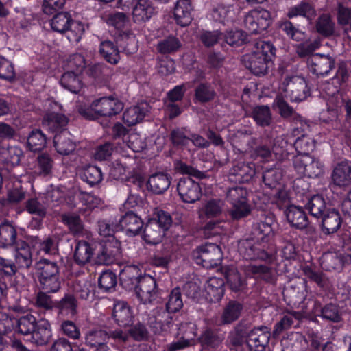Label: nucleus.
<instances>
[{
  "label": "nucleus",
  "instance_id": "57",
  "mask_svg": "<svg viewBox=\"0 0 351 351\" xmlns=\"http://www.w3.org/2000/svg\"><path fill=\"white\" fill-rule=\"evenodd\" d=\"M231 205L232 208L230 214L234 219L245 217L250 213V206L247 203V200L232 204Z\"/></svg>",
  "mask_w": 351,
  "mask_h": 351
},
{
  "label": "nucleus",
  "instance_id": "62",
  "mask_svg": "<svg viewBox=\"0 0 351 351\" xmlns=\"http://www.w3.org/2000/svg\"><path fill=\"white\" fill-rule=\"evenodd\" d=\"M222 37L227 44L233 47L242 45L245 40V34L239 30L230 31Z\"/></svg>",
  "mask_w": 351,
  "mask_h": 351
},
{
  "label": "nucleus",
  "instance_id": "29",
  "mask_svg": "<svg viewBox=\"0 0 351 351\" xmlns=\"http://www.w3.org/2000/svg\"><path fill=\"white\" fill-rule=\"evenodd\" d=\"M171 178L167 174L159 173L152 175L147 183L148 188L156 194L166 191L171 184Z\"/></svg>",
  "mask_w": 351,
  "mask_h": 351
},
{
  "label": "nucleus",
  "instance_id": "33",
  "mask_svg": "<svg viewBox=\"0 0 351 351\" xmlns=\"http://www.w3.org/2000/svg\"><path fill=\"white\" fill-rule=\"evenodd\" d=\"M80 73H81L66 71L62 75L60 80L61 85L72 93L79 92L82 87L80 77Z\"/></svg>",
  "mask_w": 351,
  "mask_h": 351
},
{
  "label": "nucleus",
  "instance_id": "52",
  "mask_svg": "<svg viewBox=\"0 0 351 351\" xmlns=\"http://www.w3.org/2000/svg\"><path fill=\"white\" fill-rule=\"evenodd\" d=\"M71 20L68 14L59 13L51 19V27L56 32L64 33L68 29Z\"/></svg>",
  "mask_w": 351,
  "mask_h": 351
},
{
  "label": "nucleus",
  "instance_id": "58",
  "mask_svg": "<svg viewBox=\"0 0 351 351\" xmlns=\"http://www.w3.org/2000/svg\"><path fill=\"white\" fill-rule=\"evenodd\" d=\"M247 191L240 186L230 189L227 193V199L230 204L247 201Z\"/></svg>",
  "mask_w": 351,
  "mask_h": 351
},
{
  "label": "nucleus",
  "instance_id": "16",
  "mask_svg": "<svg viewBox=\"0 0 351 351\" xmlns=\"http://www.w3.org/2000/svg\"><path fill=\"white\" fill-rule=\"evenodd\" d=\"M156 13L149 0H138L133 8L132 18L135 23H142L149 21Z\"/></svg>",
  "mask_w": 351,
  "mask_h": 351
},
{
  "label": "nucleus",
  "instance_id": "44",
  "mask_svg": "<svg viewBox=\"0 0 351 351\" xmlns=\"http://www.w3.org/2000/svg\"><path fill=\"white\" fill-rule=\"evenodd\" d=\"M315 15L313 8L307 3H301L290 8L287 12V16L290 19L296 16H304L311 19Z\"/></svg>",
  "mask_w": 351,
  "mask_h": 351
},
{
  "label": "nucleus",
  "instance_id": "10",
  "mask_svg": "<svg viewBox=\"0 0 351 351\" xmlns=\"http://www.w3.org/2000/svg\"><path fill=\"white\" fill-rule=\"evenodd\" d=\"M134 291L138 298L144 304L151 303L158 298L156 280L149 275L140 278Z\"/></svg>",
  "mask_w": 351,
  "mask_h": 351
},
{
  "label": "nucleus",
  "instance_id": "51",
  "mask_svg": "<svg viewBox=\"0 0 351 351\" xmlns=\"http://www.w3.org/2000/svg\"><path fill=\"white\" fill-rule=\"evenodd\" d=\"M85 31L84 24L79 21H72L69 25L66 32V37L71 43H77L82 38Z\"/></svg>",
  "mask_w": 351,
  "mask_h": 351
},
{
  "label": "nucleus",
  "instance_id": "53",
  "mask_svg": "<svg viewBox=\"0 0 351 351\" xmlns=\"http://www.w3.org/2000/svg\"><path fill=\"white\" fill-rule=\"evenodd\" d=\"M241 309L242 307L240 304L235 302H230L224 309L222 315L223 322L228 324L238 319L240 315Z\"/></svg>",
  "mask_w": 351,
  "mask_h": 351
},
{
  "label": "nucleus",
  "instance_id": "54",
  "mask_svg": "<svg viewBox=\"0 0 351 351\" xmlns=\"http://www.w3.org/2000/svg\"><path fill=\"white\" fill-rule=\"evenodd\" d=\"M37 161V167H36L34 171L30 172V173L49 174L53 165V161L49 155L47 154H42L38 157Z\"/></svg>",
  "mask_w": 351,
  "mask_h": 351
},
{
  "label": "nucleus",
  "instance_id": "47",
  "mask_svg": "<svg viewBox=\"0 0 351 351\" xmlns=\"http://www.w3.org/2000/svg\"><path fill=\"white\" fill-rule=\"evenodd\" d=\"M183 306V301L179 288L173 289L169 295L166 308L169 313H176Z\"/></svg>",
  "mask_w": 351,
  "mask_h": 351
},
{
  "label": "nucleus",
  "instance_id": "27",
  "mask_svg": "<svg viewBox=\"0 0 351 351\" xmlns=\"http://www.w3.org/2000/svg\"><path fill=\"white\" fill-rule=\"evenodd\" d=\"M141 276V271L136 265H127L119 272V279L121 285L126 289H132L138 283Z\"/></svg>",
  "mask_w": 351,
  "mask_h": 351
},
{
  "label": "nucleus",
  "instance_id": "36",
  "mask_svg": "<svg viewBox=\"0 0 351 351\" xmlns=\"http://www.w3.org/2000/svg\"><path fill=\"white\" fill-rule=\"evenodd\" d=\"M99 53L109 63L115 64L120 59L119 51L112 41L105 40L101 43Z\"/></svg>",
  "mask_w": 351,
  "mask_h": 351
},
{
  "label": "nucleus",
  "instance_id": "30",
  "mask_svg": "<svg viewBox=\"0 0 351 351\" xmlns=\"http://www.w3.org/2000/svg\"><path fill=\"white\" fill-rule=\"evenodd\" d=\"M221 271L232 291H239L244 287L245 280L241 276V274L234 266L223 267Z\"/></svg>",
  "mask_w": 351,
  "mask_h": 351
},
{
  "label": "nucleus",
  "instance_id": "31",
  "mask_svg": "<svg viewBox=\"0 0 351 351\" xmlns=\"http://www.w3.org/2000/svg\"><path fill=\"white\" fill-rule=\"evenodd\" d=\"M231 173L236 176V182H248L255 174V165L251 162L239 163L231 169Z\"/></svg>",
  "mask_w": 351,
  "mask_h": 351
},
{
  "label": "nucleus",
  "instance_id": "37",
  "mask_svg": "<svg viewBox=\"0 0 351 351\" xmlns=\"http://www.w3.org/2000/svg\"><path fill=\"white\" fill-rule=\"evenodd\" d=\"M16 231L14 227L8 222L0 225V247H6L15 243Z\"/></svg>",
  "mask_w": 351,
  "mask_h": 351
},
{
  "label": "nucleus",
  "instance_id": "50",
  "mask_svg": "<svg viewBox=\"0 0 351 351\" xmlns=\"http://www.w3.org/2000/svg\"><path fill=\"white\" fill-rule=\"evenodd\" d=\"M282 177V170L277 168H272L265 171L263 176V180L266 186L274 189L280 185Z\"/></svg>",
  "mask_w": 351,
  "mask_h": 351
},
{
  "label": "nucleus",
  "instance_id": "8",
  "mask_svg": "<svg viewBox=\"0 0 351 351\" xmlns=\"http://www.w3.org/2000/svg\"><path fill=\"white\" fill-rule=\"evenodd\" d=\"M193 256L197 264L204 267L212 268L219 265L222 258L221 248L214 243H206L199 247Z\"/></svg>",
  "mask_w": 351,
  "mask_h": 351
},
{
  "label": "nucleus",
  "instance_id": "45",
  "mask_svg": "<svg viewBox=\"0 0 351 351\" xmlns=\"http://www.w3.org/2000/svg\"><path fill=\"white\" fill-rule=\"evenodd\" d=\"M119 230L120 226L117 219H104L99 222V233L101 236L112 238L114 232Z\"/></svg>",
  "mask_w": 351,
  "mask_h": 351
},
{
  "label": "nucleus",
  "instance_id": "32",
  "mask_svg": "<svg viewBox=\"0 0 351 351\" xmlns=\"http://www.w3.org/2000/svg\"><path fill=\"white\" fill-rule=\"evenodd\" d=\"M224 203L219 199H212L206 201L199 209L200 217L213 218L218 217L222 212Z\"/></svg>",
  "mask_w": 351,
  "mask_h": 351
},
{
  "label": "nucleus",
  "instance_id": "15",
  "mask_svg": "<svg viewBox=\"0 0 351 351\" xmlns=\"http://www.w3.org/2000/svg\"><path fill=\"white\" fill-rule=\"evenodd\" d=\"M205 298L210 302H219L224 294V282L221 278L211 277L204 285Z\"/></svg>",
  "mask_w": 351,
  "mask_h": 351
},
{
  "label": "nucleus",
  "instance_id": "60",
  "mask_svg": "<svg viewBox=\"0 0 351 351\" xmlns=\"http://www.w3.org/2000/svg\"><path fill=\"white\" fill-rule=\"evenodd\" d=\"M117 284L116 275L110 271H104L99 276V285L104 291L113 289Z\"/></svg>",
  "mask_w": 351,
  "mask_h": 351
},
{
  "label": "nucleus",
  "instance_id": "39",
  "mask_svg": "<svg viewBox=\"0 0 351 351\" xmlns=\"http://www.w3.org/2000/svg\"><path fill=\"white\" fill-rule=\"evenodd\" d=\"M306 206L311 215L316 218H320L326 211L325 201L318 195L313 196Z\"/></svg>",
  "mask_w": 351,
  "mask_h": 351
},
{
  "label": "nucleus",
  "instance_id": "18",
  "mask_svg": "<svg viewBox=\"0 0 351 351\" xmlns=\"http://www.w3.org/2000/svg\"><path fill=\"white\" fill-rule=\"evenodd\" d=\"M118 221L120 230H124L129 236L138 234L143 227L142 219L132 212L127 213Z\"/></svg>",
  "mask_w": 351,
  "mask_h": 351
},
{
  "label": "nucleus",
  "instance_id": "12",
  "mask_svg": "<svg viewBox=\"0 0 351 351\" xmlns=\"http://www.w3.org/2000/svg\"><path fill=\"white\" fill-rule=\"evenodd\" d=\"M7 317L5 319H0V334H5L10 330H13L14 332L10 337L12 347L16 348L18 351H22V343L21 342V335L22 330L20 328L21 317Z\"/></svg>",
  "mask_w": 351,
  "mask_h": 351
},
{
  "label": "nucleus",
  "instance_id": "1",
  "mask_svg": "<svg viewBox=\"0 0 351 351\" xmlns=\"http://www.w3.org/2000/svg\"><path fill=\"white\" fill-rule=\"evenodd\" d=\"M145 219L147 223L143 232L144 240L149 244L158 243L171 226V215L159 208H149Z\"/></svg>",
  "mask_w": 351,
  "mask_h": 351
},
{
  "label": "nucleus",
  "instance_id": "40",
  "mask_svg": "<svg viewBox=\"0 0 351 351\" xmlns=\"http://www.w3.org/2000/svg\"><path fill=\"white\" fill-rule=\"evenodd\" d=\"M60 313L69 316H73L77 312V301L75 297L70 294L65 296L56 304Z\"/></svg>",
  "mask_w": 351,
  "mask_h": 351
},
{
  "label": "nucleus",
  "instance_id": "4",
  "mask_svg": "<svg viewBox=\"0 0 351 351\" xmlns=\"http://www.w3.org/2000/svg\"><path fill=\"white\" fill-rule=\"evenodd\" d=\"M52 335L49 322L36 318L30 313L23 311V341L36 344H45Z\"/></svg>",
  "mask_w": 351,
  "mask_h": 351
},
{
  "label": "nucleus",
  "instance_id": "17",
  "mask_svg": "<svg viewBox=\"0 0 351 351\" xmlns=\"http://www.w3.org/2000/svg\"><path fill=\"white\" fill-rule=\"evenodd\" d=\"M333 183L339 186H347L351 184V165L347 160L337 163L332 173Z\"/></svg>",
  "mask_w": 351,
  "mask_h": 351
},
{
  "label": "nucleus",
  "instance_id": "7",
  "mask_svg": "<svg viewBox=\"0 0 351 351\" xmlns=\"http://www.w3.org/2000/svg\"><path fill=\"white\" fill-rule=\"evenodd\" d=\"M293 165L298 174L316 178L323 173V165L309 154H298L294 157Z\"/></svg>",
  "mask_w": 351,
  "mask_h": 351
},
{
  "label": "nucleus",
  "instance_id": "9",
  "mask_svg": "<svg viewBox=\"0 0 351 351\" xmlns=\"http://www.w3.org/2000/svg\"><path fill=\"white\" fill-rule=\"evenodd\" d=\"M270 13L264 9H255L249 12L244 21L245 27L252 34L266 29L270 24Z\"/></svg>",
  "mask_w": 351,
  "mask_h": 351
},
{
  "label": "nucleus",
  "instance_id": "19",
  "mask_svg": "<svg viewBox=\"0 0 351 351\" xmlns=\"http://www.w3.org/2000/svg\"><path fill=\"white\" fill-rule=\"evenodd\" d=\"M119 243L117 241H108L101 244L96 256V263L99 265H108L113 262L115 256L119 253Z\"/></svg>",
  "mask_w": 351,
  "mask_h": 351
},
{
  "label": "nucleus",
  "instance_id": "13",
  "mask_svg": "<svg viewBox=\"0 0 351 351\" xmlns=\"http://www.w3.org/2000/svg\"><path fill=\"white\" fill-rule=\"evenodd\" d=\"M270 333L267 327L252 330L247 338V343L251 351H264L269 343Z\"/></svg>",
  "mask_w": 351,
  "mask_h": 351
},
{
  "label": "nucleus",
  "instance_id": "22",
  "mask_svg": "<svg viewBox=\"0 0 351 351\" xmlns=\"http://www.w3.org/2000/svg\"><path fill=\"white\" fill-rule=\"evenodd\" d=\"M322 217V228L325 234L337 232L341 227L342 220L339 213L335 209H327Z\"/></svg>",
  "mask_w": 351,
  "mask_h": 351
},
{
  "label": "nucleus",
  "instance_id": "56",
  "mask_svg": "<svg viewBox=\"0 0 351 351\" xmlns=\"http://www.w3.org/2000/svg\"><path fill=\"white\" fill-rule=\"evenodd\" d=\"M85 64L84 58L81 54L75 53L68 58L65 65V70L82 73L85 67Z\"/></svg>",
  "mask_w": 351,
  "mask_h": 351
},
{
  "label": "nucleus",
  "instance_id": "11",
  "mask_svg": "<svg viewBox=\"0 0 351 351\" xmlns=\"http://www.w3.org/2000/svg\"><path fill=\"white\" fill-rule=\"evenodd\" d=\"M177 191L180 199L185 203H194L202 196V189L199 183L190 178L180 179Z\"/></svg>",
  "mask_w": 351,
  "mask_h": 351
},
{
  "label": "nucleus",
  "instance_id": "41",
  "mask_svg": "<svg viewBox=\"0 0 351 351\" xmlns=\"http://www.w3.org/2000/svg\"><path fill=\"white\" fill-rule=\"evenodd\" d=\"M63 222L66 224L71 232L76 237H82L85 234L82 223L80 217L75 215H64L62 216Z\"/></svg>",
  "mask_w": 351,
  "mask_h": 351
},
{
  "label": "nucleus",
  "instance_id": "34",
  "mask_svg": "<svg viewBox=\"0 0 351 351\" xmlns=\"http://www.w3.org/2000/svg\"><path fill=\"white\" fill-rule=\"evenodd\" d=\"M284 97H285V95H281L279 92L275 100V105L278 108L280 115L285 118L293 117L295 119H298V121H300L303 130L308 128V125L306 122H304L302 118L294 112L293 109L287 104Z\"/></svg>",
  "mask_w": 351,
  "mask_h": 351
},
{
  "label": "nucleus",
  "instance_id": "43",
  "mask_svg": "<svg viewBox=\"0 0 351 351\" xmlns=\"http://www.w3.org/2000/svg\"><path fill=\"white\" fill-rule=\"evenodd\" d=\"M233 16V11L230 6L218 5L214 7L210 14V17L215 21L225 23Z\"/></svg>",
  "mask_w": 351,
  "mask_h": 351
},
{
  "label": "nucleus",
  "instance_id": "3",
  "mask_svg": "<svg viewBox=\"0 0 351 351\" xmlns=\"http://www.w3.org/2000/svg\"><path fill=\"white\" fill-rule=\"evenodd\" d=\"M123 108V104L118 98L109 96L95 99L88 106H79L78 112L86 119H95L101 116L117 114Z\"/></svg>",
  "mask_w": 351,
  "mask_h": 351
},
{
  "label": "nucleus",
  "instance_id": "21",
  "mask_svg": "<svg viewBox=\"0 0 351 351\" xmlns=\"http://www.w3.org/2000/svg\"><path fill=\"white\" fill-rule=\"evenodd\" d=\"M148 112L149 105L141 102L127 108L123 114V120L128 125H133L141 121Z\"/></svg>",
  "mask_w": 351,
  "mask_h": 351
},
{
  "label": "nucleus",
  "instance_id": "55",
  "mask_svg": "<svg viewBox=\"0 0 351 351\" xmlns=\"http://www.w3.org/2000/svg\"><path fill=\"white\" fill-rule=\"evenodd\" d=\"M181 44L178 38L171 36L158 43L157 49L162 53H170L180 49Z\"/></svg>",
  "mask_w": 351,
  "mask_h": 351
},
{
  "label": "nucleus",
  "instance_id": "46",
  "mask_svg": "<svg viewBox=\"0 0 351 351\" xmlns=\"http://www.w3.org/2000/svg\"><path fill=\"white\" fill-rule=\"evenodd\" d=\"M280 29L288 37L295 41H303L306 38L305 32L297 27L289 21L282 22L280 26Z\"/></svg>",
  "mask_w": 351,
  "mask_h": 351
},
{
  "label": "nucleus",
  "instance_id": "20",
  "mask_svg": "<svg viewBox=\"0 0 351 351\" xmlns=\"http://www.w3.org/2000/svg\"><path fill=\"white\" fill-rule=\"evenodd\" d=\"M51 108L53 111L47 112L44 117L43 124L51 131L56 132L65 127L68 119L64 114L56 111L60 108L58 104L53 103Z\"/></svg>",
  "mask_w": 351,
  "mask_h": 351
},
{
  "label": "nucleus",
  "instance_id": "35",
  "mask_svg": "<svg viewBox=\"0 0 351 351\" xmlns=\"http://www.w3.org/2000/svg\"><path fill=\"white\" fill-rule=\"evenodd\" d=\"M93 248L86 241H78L76 244L74 259L80 265H84L88 263L93 256Z\"/></svg>",
  "mask_w": 351,
  "mask_h": 351
},
{
  "label": "nucleus",
  "instance_id": "38",
  "mask_svg": "<svg viewBox=\"0 0 351 351\" xmlns=\"http://www.w3.org/2000/svg\"><path fill=\"white\" fill-rule=\"evenodd\" d=\"M47 139L40 130L32 131L27 138V147L34 152L42 150L46 145Z\"/></svg>",
  "mask_w": 351,
  "mask_h": 351
},
{
  "label": "nucleus",
  "instance_id": "49",
  "mask_svg": "<svg viewBox=\"0 0 351 351\" xmlns=\"http://www.w3.org/2000/svg\"><path fill=\"white\" fill-rule=\"evenodd\" d=\"M127 147L134 152H139L146 147V144L141 136L136 132H130L123 139Z\"/></svg>",
  "mask_w": 351,
  "mask_h": 351
},
{
  "label": "nucleus",
  "instance_id": "28",
  "mask_svg": "<svg viewBox=\"0 0 351 351\" xmlns=\"http://www.w3.org/2000/svg\"><path fill=\"white\" fill-rule=\"evenodd\" d=\"M113 317L121 326H128L132 321V313L127 303L123 301L116 302L114 304Z\"/></svg>",
  "mask_w": 351,
  "mask_h": 351
},
{
  "label": "nucleus",
  "instance_id": "61",
  "mask_svg": "<svg viewBox=\"0 0 351 351\" xmlns=\"http://www.w3.org/2000/svg\"><path fill=\"white\" fill-rule=\"evenodd\" d=\"M119 40L123 42L121 45L125 47L128 53H132L136 49V39L130 31H123L119 33Z\"/></svg>",
  "mask_w": 351,
  "mask_h": 351
},
{
  "label": "nucleus",
  "instance_id": "26",
  "mask_svg": "<svg viewBox=\"0 0 351 351\" xmlns=\"http://www.w3.org/2000/svg\"><path fill=\"white\" fill-rule=\"evenodd\" d=\"M274 226L273 217L267 216L254 225L253 233L257 240L267 241L274 234Z\"/></svg>",
  "mask_w": 351,
  "mask_h": 351
},
{
  "label": "nucleus",
  "instance_id": "23",
  "mask_svg": "<svg viewBox=\"0 0 351 351\" xmlns=\"http://www.w3.org/2000/svg\"><path fill=\"white\" fill-rule=\"evenodd\" d=\"M53 143L57 152L62 155H68L72 153L76 147L71 138V134L67 131H62L56 134Z\"/></svg>",
  "mask_w": 351,
  "mask_h": 351
},
{
  "label": "nucleus",
  "instance_id": "25",
  "mask_svg": "<svg viewBox=\"0 0 351 351\" xmlns=\"http://www.w3.org/2000/svg\"><path fill=\"white\" fill-rule=\"evenodd\" d=\"M285 215L291 225L297 228H305L308 224V218L301 207L290 205L287 208Z\"/></svg>",
  "mask_w": 351,
  "mask_h": 351
},
{
  "label": "nucleus",
  "instance_id": "42",
  "mask_svg": "<svg viewBox=\"0 0 351 351\" xmlns=\"http://www.w3.org/2000/svg\"><path fill=\"white\" fill-rule=\"evenodd\" d=\"M252 117L256 123L261 126L269 125L271 121L270 109L267 106H258L252 111Z\"/></svg>",
  "mask_w": 351,
  "mask_h": 351
},
{
  "label": "nucleus",
  "instance_id": "14",
  "mask_svg": "<svg viewBox=\"0 0 351 351\" xmlns=\"http://www.w3.org/2000/svg\"><path fill=\"white\" fill-rule=\"evenodd\" d=\"M334 66V60L328 56L315 54L308 60L309 70L317 75H327Z\"/></svg>",
  "mask_w": 351,
  "mask_h": 351
},
{
  "label": "nucleus",
  "instance_id": "6",
  "mask_svg": "<svg viewBox=\"0 0 351 351\" xmlns=\"http://www.w3.org/2000/svg\"><path fill=\"white\" fill-rule=\"evenodd\" d=\"M280 93L291 101H301L309 95L305 79L298 75H289L280 87Z\"/></svg>",
  "mask_w": 351,
  "mask_h": 351
},
{
  "label": "nucleus",
  "instance_id": "24",
  "mask_svg": "<svg viewBox=\"0 0 351 351\" xmlns=\"http://www.w3.org/2000/svg\"><path fill=\"white\" fill-rule=\"evenodd\" d=\"M192 6L189 0H179L174 10V17L176 23L184 27L192 21Z\"/></svg>",
  "mask_w": 351,
  "mask_h": 351
},
{
  "label": "nucleus",
  "instance_id": "2",
  "mask_svg": "<svg viewBox=\"0 0 351 351\" xmlns=\"http://www.w3.org/2000/svg\"><path fill=\"white\" fill-rule=\"evenodd\" d=\"M274 52L275 49L270 43L259 40L256 43L251 53L243 56V61L254 74L263 75L271 64Z\"/></svg>",
  "mask_w": 351,
  "mask_h": 351
},
{
  "label": "nucleus",
  "instance_id": "59",
  "mask_svg": "<svg viewBox=\"0 0 351 351\" xmlns=\"http://www.w3.org/2000/svg\"><path fill=\"white\" fill-rule=\"evenodd\" d=\"M317 30L324 36L331 35L334 32V23L328 15L321 16L317 23Z\"/></svg>",
  "mask_w": 351,
  "mask_h": 351
},
{
  "label": "nucleus",
  "instance_id": "64",
  "mask_svg": "<svg viewBox=\"0 0 351 351\" xmlns=\"http://www.w3.org/2000/svg\"><path fill=\"white\" fill-rule=\"evenodd\" d=\"M321 316L323 319L337 322L341 319V315L337 306L329 304L325 306L321 311Z\"/></svg>",
  "mask_w": 351,
  "mask_h": 351
},
{
  "label": "nucleus",
  "instance_id": "63",
  "mask_svg": "<svg viewBox=\"0 0 351 351\" xmlns=\"http://www.w3.org/2000/svg\"><path fill=\"white\" fill-rule=\"evenodd\" d=\"M295 149L303 154H308L307 152L312 151L315 147L313 141L309 136L302 135L298 137L295 141Z\"/></svg>",
  "mask_w": 351,
  "mask_h": 351
},
{
  "label": "nucleus",
  "instance_id": "48",
  "mask_svg": "<svg viewBox=\"0 0 351 351\" xmlns=\"http://www.w3.org/2000/svg\"><path fill=\"white\" fill-rule=\"evenodd\" d=\"M81 178L90 185L99 183L102 180V174L99 168L95 166H88L82 173Z\"/></svg>",
  "mask_w": 351,
  "mask_h": 351
},
{
  "label": "nucleus",
  "instance_id": "5",
  "mask_svg": "<svg viewBox=\"0 0 351 351\" xmlns=\"http://www.w3.org/2000/svg\"><path fill=\"white\" fill-rule=\"evenodd\" d=\"M36 274L42 289L49 293H55L60 289L59 269L55 262L47 259L40 261L36 265Z\"/></svg>",
  "mask_w": 351,
  "mask_h": 351
}]
</instances>
